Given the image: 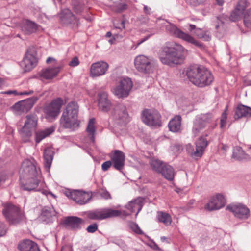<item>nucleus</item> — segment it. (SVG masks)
Masks as SVG:
<instances>
[{
	"instance_id": "nucleus-1",
	"label": "nucleus",
	"mask_w": 251,
	"mask_h": 251,
	"mask_svg": "<svg viewBox=\"0 0 251 251\" xmlns=\"http://www.w3.org/2000/svg\"><path fill=\"white\" fill-rule=\"evenodd\" d=\"M184 48L176 42H169L159 50L158 55L160 61L171 67L180 64L185 59Z\"/></svg>"
},
{
	"instance_id": "nucleus-2",
	"label": "nucleus",
	"mask_w": 251,
	"mask_h": 251,
	"mask_svg": "<svg viewBox=\"0 0 251 251\" xmlns=\"http://www.w3.org/2000/svg\"><path fill=\"white\" fill-rule=\"evenodd\" d=\"M38 173L35 165L30 160H25L20 170L21 187L25 191H39L40 181L37 178Z\"/></svg>"
},
{
	"instance_id": "nucleus-3",
	"label": "nucleus",
	"mask_w": 251,
	"mask_h": 251,
	"mask_svg": "<svg viewBox=\"0 0 251 251\" xmlns=\"http://www.w3.org/2000/svg\"><path fill=\"white\" fill-rule=\"evenodd\" d=\"M79 107L75 101L69 102L62 113L60 124L65 128L78 127L79 121L77 119Z\"/></svg>"
},
{
	"instance_id": "nucleus-4",
	"label": "nucleus",
	"mask_w": 251,
	"mask_h": 251,
	"mask_svg": "<svg viewBox=\"0 0 251 251\" xmlns=\"http://www.w3.org/2000/svg\"><path fill=\"white\" fill-rule=\"evenodd\" d=\"M188 79L193 84L200 87L204 86V77L202 68L198 64L192 65L184 71Z\"/></svg>"
},
{
	"instance_id": "nucleus-5",
	"label": "nucleus",
	"mask_w": 251,
	"mask_h": 251,
	"mask_svg": "<svg viewBox=\"0 0 251 251\" xmlns=\"http://www.w3.org/2000/svg\"><path fill=\"white\" fill-rule=\"evenodd\" d=\"M2 210L6 219L11 224H17L24 219V215L20 208L11 203L4 204Z\"/></svg>"
},
{
	"instance_id": "nucleus-6",
	"label": "nucleus",
	"mask_w": 251,
	"mask_h": 251,
	"mask_svg": "<svg viewBox=\"0 0 251 251\" xmlns=\"http://www.w3.org/2000/svg\"><path fill=\"white\" fill-rule=\"evenodd\" d=\"M121 211L110 208L97 209L89 211L87 213V217L92 220H102L109 218L120 216Z\"/></svg>"
},
{
	"instance_id": "nucleus-7",
	"label": "nucleus",
	"mask_w": 251,
	"mask_h": 251,
	"mask_svg": "<svg viewBox=\"0 0 251 251\" xmlns=\"http://www.w3.org/2000/svg\"><path fill=\"white\" fill-rule=\"evenodd\" d=\"M141 118L142 121L150 127H157L161 126V115L156 110L144 109Z\"/></svg>"
},
{
	"instance_id": "nucleus-8",
	"label": "nucleus",
	"mask_w": 251,
	"mask_h": 251,
	"mask_svg": "<svg viewBox=\"0 0 251 251\" xmlns=\"http://www.w3.org/2000/svg\"><path fill=\"white\" fill-rule=\"evenodd\" d=\"M166 30L170 35L176 37L181 39L188 43H191L196 46L200 47V44L192 36L187 34L178 28L175 25L169 23L166 26Z\"/></svg>"
},
{
	"instance_id": "nucleus-9",
	"label": "nucleus",
	"mask_w": 251,
	"mask_h": 251,
	"mask_svg": "<svg viewBox=\"0 0 251 251\" xmlns=\"http://www.w3.org/2000/svg\"><path fill=\"white\" fill-rule=\"evenodd\" d=\"M133 87L131 79L125 78L122 79L119 83L114 88L113 92L118 98L127 97Z\"/></svg>"
},
{
	"instance_id": "nucleus-10",
	"label": "nucleus",
	"mask_w": 251,
	"mask_h": 251,
	"mask_svg": "<svg viewBox=\"0 0 251 251\" xmlns=\"http://www.w3.org/2000/svg\"><path fill=\"white\" fill-rule=\"evenodd\" d=\"M37 53L33 47H29L22 62V66L25 71H29L34 68L37 63Z\"/></svg>"
},
{
	"instance_id": "nucleus-11",
	"label": "nucleus",
	"mask_w": 251,
	"mask_h": 251,
	"mask_svg": "<svg viewBox=\"0 0 251 251\" xmlns=\"http://www.w3.org/2000/svg\"><path fill=\"white\" fill-rule=\"evenodd\" d=\"M63 104L61 98L53 100L44 108V112L47 118L55 119L60 112V109Z\"/></svg>"
},
{
	"instance_id": "nucleus-12",
	"label": "nucleus",
	"mask_w": 251,
	"mask_h": 251,
	"mask_svg": "<svg viewBox=\"0 0 251 251\" xmlns=\"http://www.w3.org/2000/svg\"><path fill=\"white\" fill-rule=\"evenodd\" d=\"M226 210L232 212L236 218L242 220L247 219L250 216V209L241 203L229 204L226 206Z\"/></svg>"
},
{
	"instance_id": "nucleus-13",
	"label": "nucleus",
	"mask_w": 251,
	"mask_h": 251,
	"mask_svg": "<svg viewBox=\"0 0 251 251\" xmlns=\"http://www.w3.org/2000/svg\"><path fill=\"white\" fill-rule=\"evenodd\" d=\"M226 203L225 197L221 194H217L210 198L205 205V209L209 211L218 210L224 207Z\"/></svg>"
},
{
	"instance_id": "nucleus-14",
	"label": "nucleus",
	"mask_w": 251,
	"mask_h": 251,
	"mask_svg": "<svg viewBox=\"0 0 251 251\" xmlns=\"http://www.w3.org/2000/svg\"><path fill=\"white\" fill-rule=\"evenodd\" d=\"M26 120L21 131L23 138H29L31 136V130L36 127L37 125L38 118L36 114H31L26 116Z\"/></svg>"
},
{
	"instance_id": "nucleus-15",
	"label": "nucleus",
	"mask_w": 251,
	"mask_h": 251,
	"mask_svg": "<svg viewBox=\"0 0 251 251\" xmlns=\"http://www.w3.org/2000/svg\"><path fill=\"white\" fill-rule=\"evenodd\" d=\"M196 148L191 144L186 145V151L193 158L197 159L201 157L204 151V138L203 136H201L195 142Z\"/></svg>"
},
{
	"instance_id": "nucleus-16",
	"label": "nucleus",
	"mask_w": 251,
	"mask_h": 251,
	"mask_svg": "<svg viewBox=\"0 0 251 251\" xmlns=\"http://www.w3.org/2000/svg\"><path fill=\"white\" fill-rule=\"evenodd\" d=\"M134 64L137 70L144 73H150L152 71V64L151 60L147 56L140 55L134 60Z\"/></svg>"
},
{
	"instance_id": "nucleus-17",
	"label": "nucleus",
	"mask_w": 251,
	"mask_h": 251,
	"mask_svg": "<svg viewBox=\"0 0 251 251\" xmlns=\"http://www.w3.org/2000/svg\"><path fill=\"white\" fill-rule=\"evenodd\" d=\"M112 162V167L116 170L122 172L125 164L126 156L122 151L116 150L109 155Z\"/></svg>"
},
{
	"instance_id": "nucleus-18",
	"label": "nucleus",
	"mask_w": 251,
	"mask_h": 251,
	"mask_svg": "<svg viewBox=\"0 0 251 251\" xmlns=\"http://www.w3.org/2000/svg\"><path fill=\"white\" fill-rule=\"evenodd\" d=\"M109 68V65L104 61H98L93 63L90 68V75L92 77L104 75Z\"/></svg>"
},
{
	"instance_id": "nucleus-19",
	"label": "nucleus",
	"mask_w": 251,
	"mask_h": 251,
	"mask_svg": "<svg viewBox=\"0 0 251 251\" xmlns=\"http://www.w3.org/2000/svg\"><path fill=\"white\" fill-rule=\"evenodd\" d=\"M37 97H32L26 100L16 103L14 108L22 112H27L33 107L34 103L38 100Z\"/></svg>"
},
{
	"instance_id": "nucleus-20",
	"label": "nucleus",
	"mask_w": 251,
	"mask_h": 251,
	"mask_svg": "<svg viewBox=\"0 0 251 251\" xmlns=\"http://www.w3.org/2000/svg\"><path fill=\"white\" fill-rule=\"evenodd\" d=\"M20 27L23 34L29 35L36 32L40 26L35 22L29 20H25L21 23Z\"/></svg>"
},
{
	"instance_id": "nucleus-21",
	"label": "nucleus",
	"mask_w": 251,
	"mask_h": 251,
	"mask_svg": "<svg viewBox=\"0 0 251 251\" xmlns=\"http://www.w3.org/2000/svg\"><path fill=\"white\" fill-rule=\"evenodd\" d=\"M69 196L80 205L86 203L91 199V196L89 193L79 190H74L70 192Z\"/></svg>"
},
{
	"instance_id": "nucleus-22",
	"label": "nucleus",
	"mask_w": 251,
	"mask_h": 251,
	"mask_svg": "<svg viewBox=\"0 0 251 251\" xmlns=\"http://www.w3.org/2000/svg\"><path fill=\"white\" fill-rule=\"evenodd\" d=\"M98 107L103 112H108L111 108V103L108 100V95L105 92L98 94Z\"/></svg>"
},
{
	"instance_id": "nucleus-23",
	"label": "nucleus",
	"mask_w": 251,
	"mask_h": 251,
	"mask_svg": "<svg viewBox=\"0 0 251 251\" xmlns=\"http://www.w3.org/2000/svg\"><path fill=\"white\" fill-rule=\"evenodd\" d=\"M84 223L82 219L76 216L68 217L65 220V224L71 229L75 230L81 229V225Z\"/></svg>"
},
{
	"instance_id": "nucleus-24",
	"label": "nucleus",
	"mask_w": 251,
	"mask_h": 251,
	"mask_svg": "<svg viewBox=\"0 0 251 251\" xmlns=\"http://www.w3.org/2000/svg\"><path fill=\"white\" fill-rule=\"evenodd\" d=\"M251 117V108L244 105L242 104H239L235 109L234 118L235 120L239 119L242 117Z\"/></svg>"
},
{
	"instance_id": "nucleus-25",
	"label": "nucleus",
	"mask_w": 251,
	"mask_h": 251,
	"mask_svg": "<svg viewBox=\"0 0 251 251\" xmlns=\"http://www.w3.org/2000/svg\"><path fill=\"white\" fill-rule=\"evenodd\" d=\"M18 249L20 251H40L36 243L31 240L26 239L18 244Z\"/></svg>"
},
{
	"instance_id": "nucleus-26",
	"label": "nucleus",
	"mask_w": 251,
	"mask_h": 251,
	"mask_svg": "<svg viewBox=\"0 0 251 251\" xmlns=\"http://www.w3.org/2000/svg\"><path fill=\"white\" fill-rule=\"evenodd\" d=\"M181 117L176 115L172 118L168 124L169 130L173 132H179L181 130Z\"/></svg>"
},
{
	"instance_id": "nucleus-27",
	"label": "nucleus",
	"mask_w": 251,
	"mask_h": 251,
	"mask_svg": "<svg viewBox=\"0 0 251 251\" xmlns=\"http://www.w3.org/2000/svg\"><path fill=\"white\" fill-rule=\"evenodd\" d=\"M60 68L56 67L54 68H48L43 69L40 72V76L42 78L50 79L56 76L60 71Z\"/></svg>"
},
{
	"instance_id": "nucleus-28",
	"label": "nucleus",
	"mask_w": 251,
	"mask_h": 251,
	"mask_svg": "<svg viewBox=\"0 0 251 251\" xmlns=\"http://www.w3.org/2000/svg\"><path fill=\"white\" fill-rule=\"evenodd\" d=\"M61 18L64 24H69L75 22L77 25H78V20L69 9H65L62 11Z\"/></svg>"
},
{
	"instance_id": "nucleus-29",
	"label": "nucleus",
	"mask_w": 251,
	"mask_h": 251,
	"mask_svg": "<svg viewBox=\"0 0 251 251\" xmlns=\"http://www.w3.org/2000/svg\"><path fill=\"white\" fill-rule=\"evenodd\" d=\"M115 115L117 119L124 122H126L128 114L126 111V107L122 103L118 104L115 107Z\"/></svg>"
},
{
	"instance_id": "nucleus-30",
	"label": "nucleus",
	"mask_w": 251,
	"mask_h": 251,
	"mask_svg": "<svg viewBox=\"0 0 251 251\" xmlns=\"http://www.w3.org/2000/svg\"><path fill=\"white\" fill-rule=\"evenodd\" d=\"M232 158L238 161L248 160L250 156L245 152L242 148L236 147L233 150Z\"/></svg>"
},
{
	"instance_id": "nucleus-31",
	"label": "nucleus",
	"mask_w": 251,
	"mask_h": 251,
	"mask_svg": "<svg viewBox=\"0 0 251 251\" xmlns=\"http://www.w3.org/2000/svg\"><path fill=\"white\" fill-rule=\"evenodd\" d=\"M54 131L53 127H49L44 129L39 130L35 132V141L40 143L43 139L48 137Z\"/></svg>"
},
{
	"instance_id": "nucleus-32",
	"label": "nucleus",
	"mask_w": 251,
	"mask_h": 251,
	"mask_svg": "<svg viewBox=\"0 0 251 251\" xmlns=\"http://www.w3.org/2000/svg\"><path fill=\"white\" fill-rule=\"evenodd\" d=\"M112 2L110 5L111 9L116 12L121 13L127 8V5L124 2V0H109Z\"/></svg>"
},
{
	"instance_id": "nucleus-33",
	"label": "nucleus",
	"mask_w": 251,
	"mask_h": 251,
	"mask_svg": "<svg viewBox=\"0 0 251 251\" xmlns=\"http://www.w3.org/2000/svg\"><path fill=\"white\" fill-rule=\"evenodd\" d=\"M204 128V120L202 117H197L194 122L192 132L195 137L198 136Z\"/></svg>"
},
{
	"instance_id": "nucleus-34",
	"label": "nucleus",
	"mask_w": 251,
	"mask_h": 251,
	"mask_svg": "<svg viewBox=\"0 0 251 251\" xmlns=\"http://www.w3.org/2000/svg\"><path fill=\"white\" fill-rule=\"evenodd\" d=\"M54 151L50 148H46L44 151V165L46 169H49L51 166L53 158Z\"/></svg>"
},
{
	"instance_id": "nucleus-35",
	"label": "nucleus",
	"mask_w": 251,
	"mask_h": 251,
	"mask_svg": "<svg viewBox=\"0 0 251 251\" xmlns=\"http://www.w3.org/2000/svg\"><path fill=\"white\" fill-rule=\"evenodd\" d=\"M160 173L167 180H172L174 177V170L169 165L165 164Z\"/></svg>"
},
{
	"instance_id": "nucleus-36",
	"label": "nucleus",
	"mask_w": 251,
	"mask_h": 251,
	"mask_svg": "<svg viewBox=\"0 0 251 251\" xmlns=\"http://www.w3.org/2000/svg\"><path fill=\"white\" fill-rule=\"evenodd\" d=\"M71 5L73 11L78 15H81L85 9L84 3L80 0H72Z\"/></svg>"
},
{
	"instance_id": "nucleus-37",
	"label": "nucleus",
	"mask_w": 251,
	"mask_h": 251,
	"mask_svg": "<svg viewBox=\"0 0 251 251\" xmlns=\"http://www.w3.org/2000/svg\"><path fill=\"white\" fill-rule=\"evenodd\" d=\"M157 218L160 222L164 223L166 226L169 225L171 223V217L167 213L163 212H158Z\"/></svg>"
},
{
	"instance_id": "nucleus-38",
	"label": "nucleus",
	"mask_w": 251,
	"mask_h": 251,
	"mask_svg": "<svg viewBox=\"0 0 251 251\" xmlns=\"http://www.w3.org/2000/svg\"><path fill=\"white\" fill-rule=\"evenodd\" d=\"M95 119L94 118H91L90 119L87 127V131L88 134L90 136L91 140L93 142H95Z\"/></svg>"
},
{
	"instance_id": "nucleus-39",
	"label": "nucleus",
	"mask_w": 251,
	"mask_h": 251,
	"mask_svg": "<svg viewBox=\"0 0 251 251\" xmlns=\"http://www.w3.org/2000/svg\"><path fill=\"white\" fill-rule=\"evenodd\" d=\"M165 164L158 159H152L150 161V165L152 169L158 173H160Z\"/></svg>"
},
{
	"instance_id": "nucleus-40",
	"label": "nucleus",
	"mask_w": 251,
	"mask_h": 251,
	"mask_svg": "<svg viewBox=\"0 0 251 251\" xmlns=\"http://www.w3.org/2000/svg\"><path fill=\"white\" fill-rule=\"evenodd\" d=\"M243 21L245 27L251 30V8L245 12Z\"/></svg>"
},
{
	"instance_id": "nucleus-41",
	"label": "nucleus",
	"mask_w": 251,
	"mask_h": 251,
	"mask_svg": "<svg viewBox=\"0 0 251 251\" xmlns=\"http://www.w3.org/2000/svg\"><path fill=\"white\" fill-rule=\"evenodd\" d=\"M243 13V11L238 9V8L236 7L234 10L232 11L231 13L229 18L231 21L233 22L236 21L239 19L240 18L241 16L242 15Z\"/></svg>"
},
{
	"instance_id": "nucleus-42",
	"label": "nucleus",
	"mask_w": 251,
	"mask_h": 251,
	"mask_svg": "<svg viewBox=\"0 0 251 251\" xmlns=\"http://www.w3.org/2000/svg\"><path fill=\"white\" fill-rule=\"evenodd\" d=\"M214 80L212 73L205 68V86L209 85Z\"/></svg>"
},
{
	"instance_id": "nucleus-43",
	"label": "nucleus",
	"mask_w": 251,
	"mask_h": 251,
	"mask_svg": "<svg viewBox=\"0 0 251 251\" xmlns=\"http://www.w3.org/2000/svg\"><path fill=\"white\" fill-rule=\"evenodd\" d=\"M53 208L50 207L45 206L42 211V215L47 218H50L53 215Z\"/></svg>"
},
{
	"instance_id": "nucleus-44",
	"label": "nucleus",
	"mask_w": 251,
	"mask_h": 251,
	"mask_svg": "<svg viewBox=\"0 0 251 251\" xmlns=\"http://www.w3.org/2000/svg\"><path fill=\"white\" fill-rule=\"evenodd\" d=\"M228 109V106L226 107L225 111L222 113L220 120V128L223 129L225 127L226 124L227 113L226 111Z\"/></svg>"
},
{
	"instance_id": "nucleus-45",
	"label": "nucleus",
	"mask_w": 251,
	"mask_h": 251,
	"mask_svg": "<svg viewBox=\"0 0 251 251\" xmlns=\"http://www.w3.org/2000/svg\"><path fill=\"white\" fill-rule=\"evenodd\" d=\"M140 201L138 200H135L131 201L128 202L127 204L126 205V208L131 211V212H134L133 208L136 206H140Z\"/></svg>"
},
{
	"instance_id": "nucleus-46",
	"label": "nucleus",
	"mask_w": 251,
	"mask_h": 251,
	"mask_svg": "<svg viewBox=\"0 0 251 251\" xmlns=\"http://www.w3.org/2000/svg\"><path fill=\"white\" fill-rule=\"evenodd\" d=\"M129 226L131 229L136 234L142 235L143 234V232L140 228L138 225L134 223V222H130L129 224Z\"/></svg>"
},
{
	"instance_id": "nucleus-47",
	"label": "nucleus",
	"mask_w": 251,
	"mask_h": 251,
	"mask_svg": "<svg viewBox=\"0 0 251 251\" xmlns=\"http://www.w3.org/2000/svg\"><path fill=\"white\" fill-rule=\"evenodd\" d=\"M248 5L249 3L247 0H239L236 7L244 11Z\"/></svg>"
},
{
	"instance_id": "nucleus-48",
	"label": "nucleus",
	"mask_w": 251,
	"mask_h": 251,
	"mask_svg": "<svg viewBox=\"0 0 251 251\" xmlns=\"http://www.w3.org/2000/svg\"><path fill=\"white\" fill-rule=\"evenodd\" d=\"M98 229V225L96 223L90 225L86 228V230L88 233H94Z\"/></svg>"
},
{
	"instance_id": "nucleus-49",
	"label": "nucleus",
	"mask_w": 251,
	"mask_h": 251,
	"mask_svg": "<svg viewBox=\"0 0 251 251\" xmlns=\"http://www.w3.org/2000/svg\"><path fill=\"white\" fill-rule=\"evenodd\" d=\"M227 17L225 15L219 16L216 17L217 22H218V24L215 25V27L216 29H218L220 26L219 23H221V24H223L225 23V21L226 20Z\"/></svg>"
},
{
	"instance_id": "nucleus-50",
	"label": "nucleus",
	"mask_w": 251,
	"mask_h": 251,
	"mask_svg": "<svg viewBox=\"0 0 251 251\" xmlns=\"http://www.w3.org/2000/svg\"><path fill=\"white\" fill-rule=\"evenodd\" d=\"M112 166V161H106L103 162L101 165L102 170L103 171H106L109 169V168Z\"/></svg>"
},
{
	"instance_id": "nucleus-51",
	"label": "nucleus",
	"mask_w": 251,
	"mask_h": 251,
	"mask_svg": "<svg viewBox=\"0 0 251 251\" xmlns=\"http://www.w3.org/2000/svg\"><path fill=\"white\" fill-rule=\"evenodd\" d=\"M79 61L77 57H74L72 60L69 62V65L72 67H75L78 65Z\"/></svg>"
},
{
	"instance_id": "nucleus-52",
	"label": "nucleus",
	"mask_w": 251,
	"mask_h": 251,
	"mask_svg": "<svg viewBox=\"0 0 251 251\" xmlns=\"http://www.w3.org/2000/svg\"><path fill=\"white\" fill-rule=\"evenodd\" d=\"M6 233V228L5 225L0 222V237L4 235Z\"/></svg>"
},
{
	"instance_id": "nucleus-53",
	"label": "nucleus",
	"mask_w": 251,
	"mask_h": 251,
	"mask_svg": "<svg viewBox=\"0 0 251 251\" xmlns=\"http://www.w3.org/2000/svg\"><path fill=\"white\" fill-rule=\"evenodd\" d=\"M194 33L200 38H202L204 37V32L201 29L197 28L194 31Z\"/></svg>"
},
{
	"instance_id": "nucleus-54",
	"label": "nucleus",
	"mask_w": 251,
	"mask_h": 251,
	"mask_svg": "<svg viewBox=\"0 0 251 251\" xmlns=\"http://www.w3.org/2000/svg\"><path fill=\"white\" fill-rule=\"evenodd\" d=\"M100 196L105 199H111L109 193L106 190H103L100 192Z\"/></svg>"
},
{
	"instance_id": "nucleus-55",
	"label": "nucleus",
	"mask_w": 251,
	"mask_h": 251,
	"mask_svg": "<svg viewBox=\"0 0 251 251\" xmlns=\"http://www.w3.org/2000/svg\"><path fill=\"white\" fill-rule=\"evenodd\" d=\"M186 2L190 5L196 6L199 4L198 0H185Z\"/></svg>"
},
{
	"instance_id": "nucleus-56",
	"label": "nucleus",
	"mask_w": 251,
	"mask_h": 251,
	"mask_svg": "<svg viewBox=\"0 0 251 251\" xmlns=\"http://www.w3.org/2000/svg\"><path fill=\"white\" fill-rule=\"evenodd\" d=\"M140 21H141V23L146 24L149 21V18L148 16L142 17L140 18Z\"/></svg>"
},
{
	"instance_id": "nucleus-57",
	"label": "nucleus",
	"mask_w": 251,
	"mask_h": 251,
	"mask_svg": "<svg viewBox=\"0 0 251 251\" xmlns=\"http://www.w3.org/2000/svg\"><path fill=\"white\" fill-rule=\"evenodd\" d=\"M114 25H115V24H114ZM114 26L116 28H118V29L125 28V22L124 21H123L121 22L120 25H118V26L114 25Z\"/></svg>"
},
{
	"instance_id": "nucleus-58",
	"label": "nucleus",
	"mask_w": 251,
	"mask_h": 251,
	"mask_svg": "<svg viewBox=\"0 0 251 251\" xmlns=\"http://www.w3.org/2000/svg\"><path fill=\"white\" fill-rule=\"evenodd\" d=\"M117 36V35H113L112 38L108 40V42L110 43V44H113L115 43Z\"/></svg>"
},
{
	"instance_id": "nucleus-59",
	"label": "nucleus",
	"mask_w": 251,
	"mask_h": 251,
	"mask_svg": "<svg viewBox=\"0 0 251 251\" xmlns=\"http://www.w3.org/2000/svg\"><path fill=\"white\" fill-rule=\"evenodd\" d=\"M42 193L45 194V195H46L47 196L50 195V196H51L54 198L55 197V195L52 194L51 192H47V191H42Z\"/></svg>"
},
{
	"instance_id": "nucleus-60",
	"label": "nucleus",
	"mask_w": 251,
	"mask_h": 251,
	"mask_svg": "<svg viewBox=\"0 0 251 251\" xmlns=\"http://www.w3.org/2000/svg\"><path fill=\"white\" fill-rule=\"evenodd\" d=\"M211 37V35L207 32H205V41H209Z\"/></svg>"
},
{
	"instance_id": "nucleus-61",
	"label": "nucleus",
	"mask_w": 251,
	"mask_h": 251,
	"mask_svg": "<svg viewBox=\"0 0 251 251\" xmlns=\"http://www.w3.org/2000/svg\"><path fill=\"white\" fill-rule=\"evenodd\" d=\"M151 8H149L147 6L145 5L144 7V12L147 14H149L150 13Z\"/></svg>"
},
{
	"instance_id": "nucleus-62",
	"label": "nucleus",
	"mask_w": 251,
	"mask_h": 251,
	"mask_svg": "<svg viewBox=\"0 0 251 251\" xmlns=\"http://www.w3.org/2000/svg\"><path fill=\"white\" fill-rule=\"evenodd\" d=\"M33 93V91L30 90L28 91H24L23 92H21L20 93V95H30L32 94Z\"/></svg>"
},
{
	"instance_id": "nucleus-63",
	"label": "nucleus",
	"mask_w": 251,
	"mask_h": 251,
	"mask_svg": "<svg viewBox=\"0 0 251 251\" xmlns=\"http://www.w3.org/2000/svg\"><path fill=\"white\" fill-rule=\"evenodd\" d=\"M196 29V27L195 25L192 24L189 25V30L190 31H193L194 30H195Z\"/></svg>"
},
{
	"instance_id": "nucleus-64",
	"label": "nucleus",
	"mask_w": 251,
	"mask_h": 251,
	"mask_svg": "<svg viewBox=\"0 0 251 251\" xmlns=\"http://www.w3.org/2000/svg\"><path fill=\"white\" fill-rule=\"evenodd\" d=\"M217 4L219 6H222L224 3V0H215Z\"/></svg>"
}]
</instances>
